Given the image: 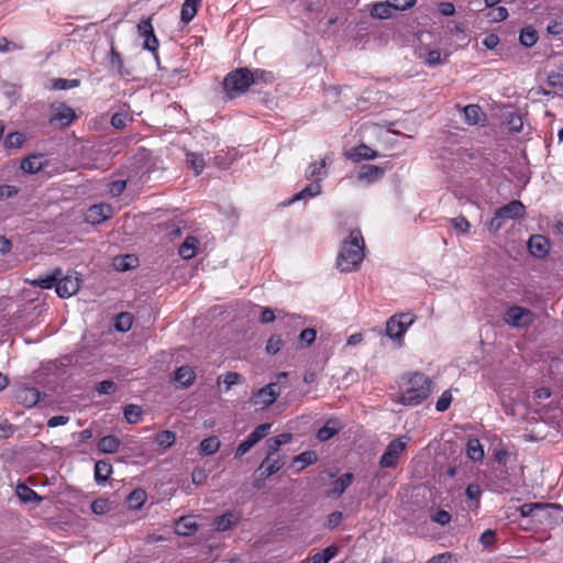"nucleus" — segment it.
Here are the masks:
<instances>
[{
	"instance_id": "obj_36",
	"label": "nucleus",
	"mask_w": 563,
	"mask_h": 563,
	"mask_svg": "<svg viewBox=\"0 0 563 563\" xmlns=\"http://www.w3.org/2000/svg\"><path fill=\"white\" fill-rule=\"evenodd\" d=\"M175 529L180 536H190L198 530V525L190 517H181L176 522Z\"/></svg>"
},
{
	"instance_id": "obj_64",
	"label": "nucleus",
	"mask_w": 563,
	"mask_h": 563,
	"mask_svg": "<svg viewBox=\"0 0 563 563\" xmlns=\"http://www.w3.org/2000/svg\"><path fill=\"white\" fill-rule=\"evenodd\" d=\"M426 563H453V559L450 553H442L433 556Z\"/></svg>"
},
{
	"instance_id": "obj_40",
	"label": "nucleus",
	"mask_w": 563,
	"mask_h": 563,
	"mask_svg": "<svg viewBox=\"0 0 563 563\" xmlns=\"http://www.w3.org/2000/svg\"><path fill=\"white\" fill-rule=\"evenodd\" d=\"M126 500L131 509L137 510L146 501V493L141 488L134 489L130 493Z\"/></svg>"
},
{
	"instance_id": "obj_5",
	"label": "nucleus",
	"mask_w": 563,
	"mask_h": 563,
	"mask_svg": "<svg viewBox=\"0 0 563 563\" xmlns=\"http://www.w3.org/2000/svg\"><path fill=\"white\" fill-rule=\"evenodd\" d=\"M533 320V312L530 309L520 306H511L504 313L505 323L517 329L528 328Z\"/></svg>"
},
{
	"instance_id": "obj_50",
	"label": "nucleus",
	"mask_w": 563,
	"mask_h": 563,
	"mask_svg": "<svg viewBox=\"0 0 563 563\" xmlns=\"http://www.w3.org/2000/svg\"><path fill=\"white\" fill-rule=\"evenodd\" d=\"M283 346H284V341L280 338V335H272L267 341L266 352L268 354L274 355V354L278 353Z\"/></svg>"
},
{
	"instance_id": "obj_3",
	"label": "nucleus",
	"mask_w": 563,
	"mask_h": 563,
	"mask_svg": "<svg viewBox=\"0 0 563 563\" xmlns=\"http://www.w3.org/2000/svg\"><path fill=\"white\" fill-rule=\"evenodd\" d=\"M252 86V74L247 68L230 71L223 81V88L230 99L244 93Z\"/></svg>"
},
{
	"instance_id": "obj_56",
	"label": "nucleus",
	"mask_w": 563,
	"mask_h": 563,
	"mask_svg": "<svg viewBox=\"0 0 563 563\" xmlns=\"http://www.w3.org/2000/svg\"><path fill=\"white\" fill-rule=\"evenodd\" d=\"M539 509V503H527L520 506V514L522 517H531L534 520L536 510Z\"/></svg>"
},
{
	"instance_id": "obj_45",
	"label": "nucleus",
	"mask_w": 563,
	"mask_h": 563,
	"mask_svg": "<svg viewBox=\"0 0 563 563\" xmlns=\"http://www.w3.org/2000/svg\"><path fill=\"white\" fill-rule=\"evenodd\" d=\"M110 66L112 69H115L121 76L129 75V71H126L123 67V59L120 53L115 51L113 45H111L110 49Z\"/></svg>"
},
{
	"instance_id": "obj_48",
	"label": "nucleus",
	"mask_w": 563,
	"mask_h": 563,
	"mask_svg": "<svg viewBox=\"0 0 563 563\" xmlns=\"http://www.w3.org/2000/svg\"><path fill=\"white\" fill-rule=\"evenodd\" d=\"M80 81L78 79H64L56 78L52 80V89L53 90H67L75 87H78Z\"/></svg>"
},
{
	"instance_id": "obj_34",
	"label": "nucleus",
	"mask_w": 563,
	"mask_h": 563,
	"mask_svg": "<svg viewBox=\"0 0 563 563\" xmlns=\"http://www.w3.org/2000/svg\"><path fill=\"white\" fill-rule=\"evenodd\" d=\"M112 474V465L106 461H98L95 464V481L104 484Z\"/></svg>"
},
{
	"instance_id": "obj_49",
	"label": "nucleus",
	"mask_w": 563,
	"mask_h": 563,
	"mask_svg": "<svg viewBox=\"0 0 563 563\" xmlns=\"http://www.w3.org/2000/svg\"><path fill=\"white\" fill-rule=\"evenodd\" d=\"M252 74V85H257L261 82H272L274 79V76L271 71H266L263 69H255L254 71L251 70Z\"/></svg>"
},
{
	"instance_id": "obj_54",
	"label": "nucleus",
	"mask_w": 563,
	"mask_h": 563,
	"mask_svg": "<svg viewBox=\"0 0 563 563\" xmlns=\"http://www.w3.org/2000/svg\"><path fill=\"white\" fill-rule=\"evenodd\" d=\"M115 389L117 385L112 380H102L96 387L99 395H111Z\"/></svg>"
},
{
	"instance_id": "obj_30",
	"label": "nucleus",
	"mask_w": 563,
	"mask_h": 563,
	"mask_svg": "<svg viewBox=\"0 0 563 563\" xmlns=\"http://www.w3.org/2000/svg\"><path fill=\"white\" fill-rule=\"evenodd\" d=\"M120 440L115 435H106L98 442V450L106 454L115 453L120 448Z\"/></svg>"
},
{
	"instance_id": "obj_10",
	"label": "nucleus",
	"mask_w": 563,
	"mask_h": 563,
	"mask_svg": "<svg viewBox=\"0 0 563 563\" xmlns=\"http://www.w3.org/2000/svg\"><path fill=\"white\" fill-rule=\"evenodd\" d=\"M81 279L77 273H68L59 276L56 282V292L62 298H68L80 289Z\"/></svg>"
},
{
	"instance_id": "obj_28",
	"label": "nucleus",
	"mask_w": 563,
	"mask_h": 563,
	"mask_svg": "<svg viewBox=\"0 0 563 563\" xmlns=\"http://www.w3.org/2000/svg\"><path fill=\"white\" fill-rule=\"evenodd\" d=\"M21 169L24 173L36 174L44 168L41 155H30L21 162Z\"/></svg>"
},
{
	"instance_id": "obj_51",
	"label": "nucleus",
	"mask_w": 563,
	"mask_h": 563,
	"mask_svg": "<svg viewBox=\"0 0 563 563\" xmlns=\"http://www.w3.org/2000/svg\"><path fill=\"white\" fill-rule=\"evenodd\" d=\"M131 325H132V317L130 313H120L118 317H117V321H115V329L121 331V332H126L131 329Z\"/></svg>"
},
{
	"instance_id": "obj_2",
	"label": "nucleus",
	"mask_w": 563,
	"mask_h": 563,
	"mask_svg": "<svg viewBox=\"0 0 563 563\" xmlns=\"http://www.w3.org/2000/svg\"><path fill=\"white\" fill-rule=\"evenodd\" d=\"M404 387L398 402L405 406H417L424 401L432 391V380L422 373H412L404 378Z\"/></svg>"
},
{
	"instance_id": "obj_11",
	"label": "nucleus",
	"mask_w": 563,
	"mask_h": 563,
	"mask_svg": "<svg viewBox=\"0 0 563 563\" xmlns=\"http://www.w3.org/2000/svg\"><path fill=\"white\" fill-rule=\"evenodd\" d=\"M51 112V123L57 122L60 128L70 125L77 118L75 110L63 102L53 103Z\"/></svg>"
},
{
	"instance_id": "obj_38",
	"label": "nucleus",
	"mask_w": 563,
	"mask_h": 563,
	"mask_svg": "<svg viewBox=\"0 0 563 563\" xmlns=\"http://www.w3.org/2000/svg\"><path fill=\"white\" fill-rule=\"evenodd\" d=\"M464 120L470 125L479 123V118L483 114L482 109L477 104H468L463 108Z\"/></svg>"
},
{
	"instance_id": "obj_22",
	"label": "nucleus",
	"mask_w": 563,
	"mask_h": 563,
	"mask_svg": "<svg viewBox=\"0 0 563 563\" xmlns=\"http://www.w3.org/2000/svg\"><path fill=\"white\" fill-rule=\"evenodd\" d=\"M15 397L24 406L33 407L40 401V391L32 387H23L18 390Z\"/></svg>"
},
{
	"instance_id": "obj_61",
	"label": "nucleus",
	"mask_w": 563,
	"mask_h": 563,
	"mask_svg": "<svg viewBox=\"0 0 563 563\" xmlns=\"http://www.w3.org/2000/svg\"><path fill=\"white\" fill-rule=\"evenodd\" d=\"M487 16H489L494 22H501L508 18V11L505 7H498L497 9L490 11Z\"/></svg>"
},
{
	"instance_id": "obj_14",
	"label": "nucleus",
	"mask_w": 563,
	"mask_h": 563,
	"mask_svg": "<svg viewBox=\"0 0 563 563\" xmlns=\"http://www.w3.org/2000/svg\"><path fill=\"white\" fill-rule=\"evenodd\" d=\"M547 86L549 89L541 87L539 93L543 96H563V69L549 71Z\"/></svg>"
},
{
	"instance_id": "obj_52",
	"label": "nucleus",
	"mask_w": 563,
	"mask_h": 563,
	"mask_svg": "<svg viewBox=\"0 0 563 563\" xmlns=\"http://www.w3.org/2000/svg\"><path fill=\"white\" fill-rule=\"evenodd\" d=\"M450 222L452 227L461 232V233H467L470 231L471 224L470 222L462 216L450 219Z\"/></svg>"
},
{
	"instance_id": "obj_33",
	"label": "nucleus",
	"mask_w": 563,
	"mask_h": 563,
	"mask_svg": "<svg viewBox=\"0 0 563 563\" xmlns=\"http://www.w3.org/2000/svg\"><path fill=\"white\" fill-rule=\"evenodd\" d=\"M353 474L345 473L332 483L331 496L339 497L352 484Z\"/></svg>"
},
{
	"instance_id": "obj_17",
	"label": "nucleus",
	"mask_w": 563,
	"mask_h": 563,
	"mask_svg": "<svg viewBox=\"0 0 563 563\" xmlns=\"http://www.w3.org/2000/svg\"><path fill=\"white\" fill-rule=\"evenodd\" d=\"M285 465V457L284 456H266L261 465L258 466V472L261 473V476L266 478L274 474H276L278 471H280Z\"/></svg>"
},
{
	"instance_id": "obj_62",
	"label": "nucleus",
	"mask_w": 563,
	"mask_h": 563,
	"mask_svg": "<svg viewBox=\"0 0 563 563\" xmlns=\"http://www.w3.org/2000/svg\"><path fill=\"white\" fill-rule=\"evenodd\" d=\"M108 187H109V192L111 194V196L118 197L124 191V189L126 187V181L125 180H114V181L110 183L108 185Z\"/></svg>"
},
{
	"instance_id": "obj_31",
	"label": "nucleus",
	"mask_w": 563,
	"mask_h": 563,
	"mask_svg": "<svg viewBox=\"0 0 563 563\" xmlns=\"http://www.w3.org/2000/svg\"><path fill=\"white\" fill-rule=\"evenodd\" d=\"M318 460L314 451H305L292 459V466H297V472L302 471L305 467L316 463Z\"/></svg>"
},
{
	"instance_id": "obj_20",
	"label": "nucleus",
	"mask_w": 563,
	"mask_h": 563,
	"mask_svg": "<svg viewBox=\"0 0 563 563\" xmlns=\"http://www.w3.org/2000/svg\"><path fill=\"white\" fill-rule=\"evenodd\" d=\"M384 175V168L376 165H364L357 175L358 181L374 183Z\"/></svg>"
},
{
	"instance_id": "obj_24",
	"label": "nucleus",
	"mask_w": 563,
	"mask_h": 563,
	"mask_svg": "<svg viewBox=\"0 0 563 563\" xmlns=\"http://www.w3.org/2000/svg\"><path fill=\"white\" fill-rule=\"evenodd\" d=\"M202 0H185L181 5L180 21L188 24L196 16Z\"/></svg>"
},
{
	"instance_id": "obj_29",
	"label": "nucleus",
	"mask_w": 563,
	"mask_h": 563,
	"mask_svg": "<svg viewBox=\"0 0 563 563\" xmlns=\"http://www.w3.org/2000/svg\"><path fill=\"white\" fill-rule=\"evenodd\" d=\"M339 553V548L334 544L313 554L306 563H329Z\"/></svg>"
},
{
	"instance_id": "obj_19",
	"label": "nucleus",
	"mask_w": 563,
	"mask_h": 563,
	"mask_svg": "<svg viewBox=\"0 0 563 563\" xmlns=\"http://www.w3.org/2000/svg\"><path fill=\"white\" fill-rule=\"evenodd\" d=\"M539 510H536L534 520L541 525L550 523L553 520V515L559 512L561 507L555 504L539 503Z\"/></svg>"
},
{
	"instance_id": "obj_27",
	"label": "nucleus",
	"mask_w": 563,
	"mask_h": 563,
	"mask_svg": "<svg viewBox=\"0 0 563 563\" xmlns=\"http://www.w3.org/2000/svg\"><path fill=\"white\" fill-rule=\"evenodd\" d=\"M62 276V269L55 268L54 272L51 275H46L44 277H38L36 279L26 280L29 284L40 287L42 289H51L54 285H56V282L58 277Z\"/></svg>"
},
{
	"instance_id": "obj_21",
	"label": "nucleus",
	"mask_w": 563,
	"mask_h": 563,
	"mask_svg": "<svg viewBox=\"0 0 563 563\" xmlns=\"http://www.w3.org/2000/svg\"><path fill=\"white\" fill-rule=\"evenodd\" d=\"M195 378H196V374H195L194 369L188 365L178 367L174 374L175 382H177L179 384V386L183 388H187L190 385H192V383L195 382Z\"/></svg>"
},
{
	"instance_id": "obj_8",
	"label": "nucleus",
	"mask_w": 563,
	"mask_h": 563,
	"mask_svg": "<svg viewBox=\"0 0 563 563\" xmlns=\"http://www.w3.org/2000/svg\"><path fill=\"white\" fill-rule=\"evenodd\" d=\"M407 442L402 438H397L390 441L379 460L382 468L395 467L398 463L400 455L406 450Z\"/></svg>"
},
{
	"instance_id": "obj_37",
	"label": "nucleus",
	"mask_w": 563,
	"mask_h": 563,
	"mask_svg": "<svg viewBox=\"0 0 563 563\" xmlns=\"http://www.w3.org/2000/svg\"><path fill=\"white\" fill-rule=\"evenodd\" d=\"M16 496L23 503H32V501L40 503L42 500V497H40L32 488H30L25 484H19L16 486Z\"/></svg>"
},
{
	"instance_id": "obj_13",
	"label": "nucleus",
	"mask_w": 563,
	"mask_h": 563,
	"mask_svg": "<svg viewBox=\"0 0 563 563\" xmlns=\"http://www.w3.org/2000/svg\"><path fill=\"white\" fill-rule=\"evenodd\" d=\"M113 216V209L108 203L93 205L86 211L85 220L91 224H100Z\"/></svg>"
},
{
	"instance_id": "obj_26",
	"label": "nucleus",
	"mask_w": 563,
	"mask_h": 563,
	"mask_svg": "<svg viewBox=\"0 0 563 563\" xmlns=\"http://www.w3.org/2000/svg\"><path fill=\"white\" fill-rule=\"evenodd\" d=\"M321 192V185L319 181H312L311 184L307 185L303 189H301L298 194L292 196L286 203V206H289L294 203L295 201H299L306 198L316 197Z\"/></svg>"
},
{
	"instance_id": "obj_35",
	"label": "nucleus",
	"mask_w": 563,
	"mask_h": 563,
	"mask_svg": "<svg viewBox=\"0 0 563 563\" xmlns=\"http://www.w3.org/2000/svg\"><path fill=\"white\" fill-rule=\"evenodd\" d=\"M198 244H199V241L196 238L189 236L179 246L178 254L184 260H190L196 255Z\"/></svg>"
},
{
	"instance_id": "obj_6",
	"label": "nucleus",
	"mask_w": 563,
	"mask_h": 563,
	"mask_svg": "<svg viewBox=\"0 0 563 563\" xmlns=\"http://www.w3.org/2000/svg\"><path fill=\"white\" fill-rule=\"evenodd\" d=\"M282 393L278 382H272L253 393L251 404L264 409L273 405Z\"/></svg>"
},
{
	"instance_id": "obj_4",
	"label": "nucleus",
	"mask_w": 563,
	"mask_h": 563,
	"mask_svg": "<svg viewBox=\"0 0 563 563\" xmlns=\"http://www.w3.org/2000/svg\"><path fill=\"white\" fill-rule=\"evenodd\" d=\"M525 206L519 200H512L509 203L498 208L489 222V229L493 232L499 231L506 220H516L525 217Z\"/></svg>"
},
{
	"instance_id": "obj_12",
	"label": "nucleus",
	"mask_w": 563,
	"mask_h": 563,
	"mask_svg": "<svg viewBox=\"0 0 563 563\" xmlns=\"http://www.w3.org/2000/svg\"><path fill=\"white\" fill-rule=\"evenodd\" d=\"M137 32L141 37H144L143 47L155 54L157 57L158 40L154 34V29L150 19L141 20L137 24Z\"/></svg>"
},
{
	"instance_id": "obj_1",
	"label": "nucleus",
	"mask_w": 563,
	"mask_h": 563,
	"mask_svg": "<svg viewBox=\"0 0 563 563\" xmlns=\"http://www.w3.org/2000/svg\"><path fill=\"white\" fill-rule=\"evenodd\" d=\"M364 239L360 230H352L349 238L343 241L336 265L341 272L349 273L356 269L364 258Z\"/></svg>"
},
{
	"instance_id": "obj_15",
	"label": "nucleus",
	"mask_w": 563,
	"mask_h": 563,
	"mask_svg": "<svg viewBox=\"0 0 563 563\" xmlns=\"http://www.w3.org/2000/svg\"><path fill=\"white\" fill-rule=\"evenodd\" d=\"M242 519V515L239 511L229 510L221 516L213 519V528L216 531L224 532L239 525Z\"/></svg>"
},
{
	"instance_id": "obj_32",
	"label": "nucleus",
	"mask_w": 563,
	"mask_h": 563,
	"mask_svg": "<svg viewBox=\"0 0 563 563\" xmlns=\"http://www.w3.org/2000/svg\"><path fill=\"white\" fill-rule=\"evenodd\" d=\"M466 454L474 462H481L484 459V449L478 439L473 438L467 441Z\"/></svg>"
},
{
	"instance_id": "obj_55",
	"label": "nucleus",
	"mask_w": 563,
	"mask_h": 563,
	"mask_svg": "<svg viewBox=\"0 0 563 563\" xmlns=\"http://www.w3.org/2000/svg\"><path fill=\"white\" fill-rule=\"evenodd\" d=\"M426 64L430 67L443 64L445 59L441 58V52L438 49L430 51L424 59Z\"/></svg>"
},
{
	"instance_id": "obj_58",
	"label": "nucleus",
	"mask_w": 563,
	"mask_h": 563,
	"mask_svg": "<svg viewBox=\"0 0 563 563\" xmlns=\"http://www.w3.org/2000/svg\"><path fill=\"white\" fill-rule=\"evenodd\" d=\"M317 332L312 328H307L302 330L299 334L300 342L305 343L307 346L312 344L316 340Z\"/></svg>"
},
{
	"instance_id": "obj_41",
	"label": "nucleus",
	"mask_w": 563,
	"mask_h": 563,
	"mask_svg": "<svg viewBox=\"0 0 563 563\" xmlns=\"http://www.w3.org/2000/svg\"><path fill=\"white\" fill-rule=\"evenodd\" d=\"M220 444V440L216 435L206 438L200 442V452L206 455H212L219 450Z\"/></svg>"
},
{
	"instance_id": "obj_25",
	"label": "nucleus",
	"mask_w": 563,
	"mask_h": 563,
	"mask_svg": "<svg viewBox=\"0 0 563 563\" xmlns=\"http://www.w3.org/2000/svg\"><path fill=\"white\" fill-rule=\"evenodd\" d=\"M341 430V426L338 420L330 419L325 424L318 430L317 438L321 442L328 441L338 434Z\"/></svg>"
},
{
	"instance_id": "obj_46",
	"label": "nucleus",
	"mask_w": 563,
	"mask_h": 563,
	"mask_svg": "<svg viewBox=\"0 0 563 563\" xmlns=\"http://www.w3.org/2000/svg\"><path fill=\"white\" fill-rule=\"evenodd\" d=\"M25 142V135L23 133H20V132H13V133H10L5 140H4V147L5 148H20L22 147V145L24 144Z\"/></svg>"
},
{
	"instance_id": "obj_53",
	"label": "nucleus",
	"mask_w": 563,
	"mask_h": 563,
	"mask_svg": "<svg viewBox=\"0 0 563 563\" xmlns=\"http://www.w3.org/2000/svg\"><path fill=\"white\" fill-rule=\"evenodd\" d=\"M452 402V395L449 390H445L435 404V410L439 412L445 411Z\"/></svg>"
},
{
	"instance_id": "obj_44",
	"label": "nucleus",
	"mask_w": 563,
	"mask_h": 563,
	"mask_svg": "<svg viewBox=\"0 0 563 563\" xmlns=\"http://www.w3.org/2000/svg\"><path fill=\"white\" fill-rule=\"evenodd\" d=\"M155 441L163 449L170 448L176 441V433L169 430L161 431L156 434Z\"/></svg>"
},
{
	"instance_id": "obj_59",
	"label": "nucleus",
	"mask_w": 563,
	"mask_h": 563,
	"mask_svg": "<svg viewBox=\"0 0 563 563\" xmlns=\"http://www.w3.org/2000/svg\"><path fill=\"white\" fill-rule=\"evenodd\" d=\"M495 541H496V532L492 529L485 530L479 537V542L484 548L490 547L492 544L495 543Z\"/></svg>"
},
{
	"instance_id": "obj_57",
	"label": "nucleus",
	"mask_w": 563,
	"mask_h": 563,
	"mask_svg": "<svg viewBox=\"0 0 563 563\" xmlns=\"http://www.w3.org/2000/svg\"><path fill=\"white\" fill-rule=\"evenodd\" d=\"M129 117L126 113L117 112L111 117V125L115 129H124L126 126V122Z\"/></svg>"
},
{
	"instance_id": "obj_63",
	"label": "nucleus",
	"mask_w": 563,
	"mask_h": 563,
	"mask_svg": "<svg viewBox=\"0 0 563 563\" xmlns=\"http://www.w3.org/2000/svg\"><path fill=\"white\" fill-rule=\"evenodd\" d=\"M241 378V375L235 372H228L223 375V383L227 386V390H229L233 385L238 384Z\"/></svg>"
},
{
	"instance_id": "obj_39",
	"label": "nucleus",
	"mask_w": 563,
	"mask_h": 563,
	"mask_svg": "<svg viewBox=\"0 0 563 563\" xmlns=\"http://www.w3.org/2000/svg\"><path fill=\"white\" fill-rule=\"evenodd\" d=\"M395 9L390 4L389 0L386 2H378L373 5L371 14L378 19H388L393 15Z\"/></svg>"
},
{
	"instance_id": "obj_18",
	"label": "nucleus",
	"mask_w": 563,
	"mask_h": 563,
	"mask_svg": "<svg viewBox=\"0 0 563 563\" xmlns=\"http://www.w3.org/2000/svg\"><path fill=\"white\" fill-rule=\"evenodd\" d=\"M347 158L351 161L358 163L364 159H374L378 156L377 152L372 150L366 144H361L351 148L350 152L346 153Z\"/></svg>"
},
{
	"instance_id": "obj_47",
	"label": "nucleus",
	"mask_w": 563,
	"mask_h": 563,
	"mask_svg": "<svg viewBox=\"0 0 563 563\" xmlns=\"http://www.w3.org/2000/svg\"><path fill=\"white\" fill-rule=\"evenodd\" d=\"M123 413L129 423H137L142 416V409L137 405H128L124 407Z\"/></svg>"
},
{
	"instance_id": "obj_16",
	"label": "nucleus",
	"mask_w": 563,
	"mask_h": 563,
	"mask_svg": "<svg viewBox=\"0 0 563 563\" xmlns=\"http://www.w3.org/2000/svg\"><path fill=\"white\" fill-rule=\"evenodd\" d=\"M528 249L532 256L542 258L547 256L550 251V242L545 236L536 234L529 239Z\"/></svg>"
},
{
	"instance_id": "obj_60",
	"label": "nucleus",
	"mask_w": 563,
	"mask_h": 563,
	"mask_svg": "<svg viewBox=\"0 0 563 563\" xmlns=\"http://www.w3.org/2000/svg\"><path fill=\"white\" fill-rule=\"evenodd\" d=\"M431 518H432V521H434L441 526H445L451 521V515L446 510H443V509L437 510L434 512V515H432Z\"/></svg>"
},
{
	"instance_id": "obj_7",
	"label": "nucleus",
	"mask_w": 563,
	"mask_h": 563,
	"mask_svg": "<svg viewBox=\"0 0 563 563\" xmlns=\"http://www.w3.org/2000/svg\"><path fill=\"white\" fill-rule=\"evenodd\" d=\"M415 318L410 313L395 314L386 322V334L391 340L402 338L408 328L412 324Z\"/></svg>"
},
{
	"instance_id": "obj_42",
	"label": "nucleus",
	"mask_w": 563,
	"mask_h": 563,
	"mask_svg": "<svg viewBox=\"0 0 563 563\" xmlns=\"http://www.w3.org/2000/svg\"><path fill=\"white\" fill-rule=\"evenodd\" d=\"M187 163L190 165V167L194 169V173L196 176L200 175L206 166L205 158L200 154L196 153H187Z\"/></svg>"
},
{
	"instance_id": "obj_9",
	"label": "nucleus",
	"mask_w": 563,
	"mask_h": 563,
	"mask_svg": "<svg viewBox=\"0 0 563 563\" xmlns=\"http://www.w3.org/2000/svg\"><path fill=\"white\" fill-rule=\"evenodd\" d=\"M272 428L271 423H262L257 426L247 438L242 441L234 453L235 459H241L244 454H246L256 443H258L262 439H264Z\"/></svg>"
},
{
	"instance_id": "obj_43",
	"label": "nucleus",
	"mask_w": 563,
	"mask_h": 563,
	"mask_svg": "<svg viewBox=\"0 0 563 563\" xmlns=\"http://www.w3.org/2000/svg\"><path fill=\"white\" fill-rule=\"evenodd\" d=\"M520 43L526 47L533 46L538 41V33L534 29L528 26L521 30L519 35Z\"/></svg>"
},
{
	"instance_id": "obj_23",
	"label": "nucleus",
	"mask_w": 563,
	"mask_h": 563,
	"mask_svg": "<svg viewBox=\"0 0 563 563\" xmlns=\"http://www.w3.org/2000/svg\"><path fill=\"white\" fill-rule=\"evenodd\" d=\"M327 175V161L311 163L306 172V177L312 181H321Z\"/></svg>"
}]
</instances>
